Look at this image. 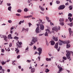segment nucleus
<instances>
[{
    "label": "nucleus",
    "instance_id": "obj_24",
    "mask_svg": "<svg viewBox=\"0 0 73 73\" xmlns=\"http://www.w3.org/2000/svg\"><path fill=\"white\" fill-rule=\"evenodd\" d=\"M12 8V7L11 6L9 7L8 8V10L9 11H11V9Z\"/></svg>",
    "mask_w": 73,
    "mask_h": 73
},
{
    "label": "nucleus",
    "instance_id": "obj_58",
    "mask_svg": "<svg viewBox=\"0 0 73 73\" xmlns=\"http://www.w3.org/2000/svg\"><path fill=\"white\" fill-rule=\"evenodd\" d=\"M43 35V34H39V36H42V35Z\"/></svg>",
    "mask_w": 73,
    "mask_h": 73
},
{
    "label": "nucleus",
    "instance_id": "obj_21",
    "mask_svg": "<svg viewBox=\"0 0 73 73\" xmlns=\"http://www.w3.org/2000/svg\"><path fill=\"white\" fill-rule=\"evenodd\" d=\"M46 60L47 61H51V59L50 58L49 59L48 58H46Z\"/></svg>",
    "mask_w": 73,
    "mask_h": 73
},
{
    "label": "nucleus",
    "instance_id": "obj_46",
    "mask_svg": "<svg viewBox=\"0 0 73 73\" xmlns=\"http://www.w3.org/2000/svg\"><path fill=\"white\" fill-rule=\"evenodd\" d=\"M24 19H26L27 18H28V16H24Z\"/></svg>",
    "mask_w": 73,
    "mask_h": 73
},
{
    "label": "nucleus",
    "instance_id": "obj_23",
    "mask_svg": "<svg viewBox=\"0 0 73 73\" xmlns=\"http://www.w3.org/2000/svg\"><path fill=\"white\" fill-rule=\"evenodd\" d=\"M44 35L45 36H48V33L47 32H46L45 33Z\"/></svg>",
    "mask_w": 73,
    "mask_h": 73
},
{
    "label": "nucleus",
    "instance_id": "obj_39",
    "mask_svg": "<svg viewBox=\"0 0 73 73\" xmlns=\"http://www.w3.org/2000/svg\"><path fill=\"white\" fill-rule=\"evenodd\" d=\"M28 24L29 25V27H31V25H32V24H31V23H28Z\"/></svg>",
    "mask_w": 73,
    "mask_h": 73
},
{
    "label": "nucleus",
    "instance_id": "obj_15",
    "mask_svg": "<svg viewBox=\"0 0 73 73\" xmlns=\"http://www.w3.org/2000/svg\"><path fill=\"white\" fill-rule=\"evenodd\" d=\"M55 44V42L54 41H51V45H54Z\"/></svg>",
    "mask_w": 73,
    "mask_h": 73
},
{
    "label": "nucleus",
    "instance_id": "obj_36",
    "mask_svg": "<svg viewBox=\"0 0 73 73\" xmlns=\"http://www.w3.org/2000/svg\"><path fill=\"white\" fill-rule=\"evenodd\" d=\"M73 23H70V27H73Z\"/></svg>",
    "mask_w": 73,
    "mask_h": 73
},
{
    "label": "nucleus",
    "instance_id": "obj_28",
    "mask_svg": "<svg viewBox=\"0 0 73 73\" xmlns=\"http://www.w3.org/2000/svg\"><path fill=\"white\" fill-rule=\"evenodd\" d=\"M68 17H72V14L70 13H69L68 15Z\"/></svg>",
    "mask_w": 73,
    "mask_h": 73
},
{
    "label": "nucleus",
    "instance_id": "obj_34",
    "mask_svg": "<svg viewBox=\"0 0 73 73\" xmlns=\"http://www.w3.org/2000/svg\"><path fill=\"white\" fill-rule=\"evenodd\" d=\"M24 11L25 12H27V11H28V9L27 8H25L24 9Z\"/></svg>",
    "mask_w": 73,
    "mask_h": 73
},
{
    "label": "nucleus",
    "instance_id": "obj_47",
    "mask_svg": "<svg viewBox=\"0 0 73 73\" xmlns=\"http://www.w3.org/2000/svg\"><path fill=\"white\" fill-rule=\"evenodd\" d=\"M17 57L18 59H19V58H20V55L18 56Z\"/></svg>",
    "mask_w": 73,
    "mask_h": 73
},
{
    "label": "nucleus",
    "instance_id": "obj_61",
    "mask_svg": "<svg viewBox=\"0 0 73 73\" xmlns=\"http://www.w3.org/2000/svg\"><path fill=\"white\" fill-rule=\"evenodd\" d=\"M2 52H3V53H4V49H3L2 50Z\"/></svg>",
    "mask_w": 73,
    "mask_h": 73
},
{
    "label": "nucleus",
    "instance_id": "obj_14",
    "mask_svg": "<svg viewBox=\"0 0 73 73\" xmlns=\"http://www.w3.org/2000/svg\"><path fill=\"white\" fill-rule=\"evenodd\" d=\"M53 40H54V41H58V38H57L53 37Z\"/></svg>",
    "mask_w": 73,
    "mask_h": 73
},
{
    "label": "nucleus",
    "instance_id": "obj_52",
    "mask_svg": "<svg viewBox=\"0 0 73 73\" xmlns=\"http://www.w3.org/2000/svg\"><path fill=\"white\" fill-rule=\"evenodd\" d=\"M50 24L51 26H52V25H54V24H53V23L52 22H50Z\"/></svg>",
    "mask_w": 73,
    "mask_h": 73
},
{
    "label": "nucleus",
    "instance_id": "obj_8",
    "mask_svg": "<svg viewBox=\"0 0 73 73\" xmlns=\"http://www.w3.org/2000/svg\"><path fill=\"white\" fill-rule=\"evenodd\" d=\"M38 50L39 52L38 54H39V56H40V54L42 53V48H38Z\"/></svg>",
    "mask_w": 73,
    "mask_h": 73
},
{
    "label": "nucleus",
    "instance_id": "obj_22",
    "mask_svg": "<svg viewBox=\"0 0 73 73\" xmlns=\"http://www.w3.org/2000/svg\"><path fill=\"white\" fill-rule=\"evenodd\" d=\"M70 47V45L67 44L66 45L67 48H69Z\"/></svg>",
    "mask_w": 73,
    "mask_h": 73
},
{
    "label": "nucleus",
    "instance_id": "obj_38",
    "mask_svg": "<svg viewBox=\"0 0 73 73\" xmlns=\"http://www.w3.org/2000/svg\"><path fill=\"white\" fill-rule=\"evenodd\" d=\"M63 58L64 59V60H66V58L65 56H63Z\"/></svg>",
    "mask_w": 73,
    "mask_h": 73
},
{
    "label": "nucleus",
    "instance_id": "obj_27",
    "mask_svg": "<svg viewBox=\"0 0 73 73\" xmlns=\"http://www.w3.org/2000/svg\"><path fill=\"white\" fill-rule=\"evenodd\" d=\"M56 3L57 4H59L60 3V1H56Z\"/></svg>",
    "mask_w": 73,
    "mask_h": 73
},
{
    "label": "nucleus",
    "instance_id": "obj_41",
    "mask_svg": "<svg viewBox=\"0 0 73 73\" xmlns=\"http://www.w3.org/2000/svg\"><path fill=\"white\" fill-rule=\"evenodd\" d=\"M8 22L9 23H12V21L11 20H8Z\"/></svg>",
    "mask_w": 73,
    "mask_h": 73
},
{
    "label": "nucleus",
    "instance_id": "obj_43",
    "mask_svg": "<svg viewBox=\"0 0 73 73\" xmlns=\"http://www.w3.org/2000/svg\"><path fill=\"white\" fill-rule=\"evenodd\" d=\"M27 16L28 18H30V17H32V15H29Z\"/></svg>",
    "mask_w": 73,
    "mask_h": 73
},
{
    "label": "nucleus",
    "instance_id": "obj_20",
    "mask_svg": "<svg viewBox=\"0 0 73 73\" xmlns=\"http://www.w3.org/2000/svg\"><path fill=\"white\" fill-rule=\"evenodd\" d=\"M46 20H47L48 22H50V21L49 20V17H46Z\"/></svg>",
    "mask_w": 73,
    "mask_h": 73
},
{
    "label": "nucleus",
    "instance_id": "obj_5",
    "mask_svg": "<svg viewBox=\"0 0 73 73\" xmlns=\"http://www.w3.org/2000/svg\"><path fill=\"white\" fill-rule=\"evenodd\" d=\"M65 5H60L58 8V9L59 10H61L62 9H64V8H65Z\"/></svg>",
    "mask_w": 73,
    "mask_h": 73
},
{
    "label": "nucleus",
    "instance_id": "obj_44",
    "mask_svg": "<svg viewBox=\"0 0 73 73\" xmlns=\"http://www.w3.org/2000/svg\"><path fill=\"white\" fill-rule=\"evenodd\" d=\"M16 16H21L19 14H16Z\"/></svg>",
    "mask_w": 73,
    "mask_h": 73
},
{
    "label": "nucleus",
    "instance_id": "obj_31",
    "mask_svg": "<svg viewBox=\"0 0 73 73\" xmlns=\"http://www.w3.org/2000/svg\"><path fill=\"white\" fill-rule=\"evenodd\" d=\"M69 8L70 9V10H72V5L70 6L69 7Z\"/></svg>",
    "mask_w": 73,
    "mask_h": 73
},
{
    "label": "nucleus",
    "instance_id": "obj_9",
    "mask_svg": "<svg viewBox=\"0 0 73 73\" xmlns=\"http://www.w3.org/2000/svg\"><path fill=\"white\" fill-rule=\"evenodd\" d=\"M52 31H54L56 32L58 31V27H54L52 28Z\"/></svg>",
    "mask_w": 73,
    "mask_h": 73
},
{
    "label": "nucleus",
    "instance_id": "obj_42",
    "mask_svg": "<svg viewBox=\"0 0 73 73\" xmlns=\"http://www.w3.org/2000/svg\"><path fill=\"white\" fill-rule=\"evenodd\" d=\"M62 41L63 44H66V42L64 41Z\"/></svg>",
    "mask_w": 73,
    "mask_h": 73
},
{
    "label": "nucleus",
    "instance_id": "obj_51",
    "mask_svg": "<svg viewBox=\"0 0 73 73\" xmlns=\"http://www.w3.org/2000/svg\"><path fill=\"white\" fill-rule=\"evenodd\" d=\"M14 38H15L16 39H18L19 38L16 36L14 37Z\"/></svg>",
    "mask_w": 73,
    "mask_h": 73
},
{
    "label": "nucleus",
    "instance_id": "obj_7",
    "mask_svg": "<svg viewBox=\"0 0 73 73\" xmlns=\"http://www.w3.org/2000/svg\"><path fill=\"white\" fill-rule=\"evenodd\" d=\"M68 31H69V34H70V36L71 35H72V36H73V31H72V29L71 28H70L68 29Z\"/></svg>",
    "mask_w": 73,
    "mask_h": 73
},
{
    "label": "nucleus",
    "instance_id": "obj_26",
    "mask_svg": "<svg viewBox=\"0 0 73 73\" xmlns=\"http://www.w3.org/2000/svg\"><path fill=\"white\" fill-rule=\"evenodd\" d=\"M68 19L71 22L72 21V18L70 17H68Z\"/></svg>",
    "mask_w": 73,
    "mask_h": 73
},
{
    "label": "nucleus",
    "instance_id": "obj_13",
    "mask_svg": "<svg viewBox=\"0 0 73 73\" xmlns=\"http://www.w3.org/2000/svg\"><path fill=\"white\" fill-rule=\"evenodd\" d=\"M35 71V68H33L31 69V72L32 73H34Z\"/></svg>",
    "mask_w": 73,
    "mask_h": 73
},
{
    "label": "nucleus",
    "instance_id": "obj_17",
    "mask_svg": "<svg viewBox=\"0 0 73 73\" xmlns=\"http://www.w3.org/2000/svg\"><path fill=\"white\" fill-rule=\"evenodd\" d=\"M59 24L62 26L64 25L65 23L64 22H60Z\"/></svg>",
    "mask_w": 73,
    "mask_h": 73
},
{
    "label": "nucleus",
    "instance_id": "obj_4",
    "mask_svg": "<svg viewBox=\"0 0 73 73\" xmlns=\"http://www.w3.org/2000/svg\"><path fill=\"white\" fill-rule=\"evenodd\" d=\"M0 37L1 38H3L4 39V40H5V41L6 42H7V36H6L5 35H0Z\"/></svg>",
    "mask_w": 73,
    "mask_h": 73
},
{
    "label": "nucleus",
    "instance_id": "obj_60",
    "mask_svg": "<svg viewBox=\"0 0 73 73\" xmlns=\"http://www.w3.org/2000/svg\"><path fill=\"white\" fill-rule=\"evenodd\" d=\"M2 66H0V70H1V69H2Z\"/></svg>",
    "mask_w": 73,
    "mask_h": 73
},
{
    "label": "nucleus",
    "instance_id": "obj_10",
    "mask_svg": "<svg viewBox=\"0 0 73 73\" xmlns=\"http://www.w3.org/2000/svg\"><path fill=\"white\" fill-rule=\"evenodd\" d=\"M40 29L41 30H44V26L43 25L41 24L40 25Z\"/></svg>",
    "mask_w": 73,
    "mask_h": 73
},
{
    "label": "nucleus",
    "instance_id": "obj_19",
    "mask_svg": "<svg viewBox=\"0 0 73 73\" xmlns=\"http://www.w3.org/2000/svg\"><path fill=\"white\" fill-rule=\"evenodd\" d=\"M46 32H48V33H51V32H50V31H49L48 29H46Z\"/></svg>",
    "mask_w": 73,
    "mask_h": 73
},
{
    "label": "nucleus",
    "instance_id": "obj_35",
    "mask_svg": "<svg viewBox=\"0 0 73 73\" xmlns=\"http://www.w3.org/2000/svg\"><path fill=\"white\" fill-rule=\"evenodd\" d=\"M45 72L46 73H47V72H49V70L48 69V68L46 69V70L45 71Z\"/></svg>",
    "mask_w": 73,
    "mask_h": 73
},
{
    "label": "nucleus",
    "instance_id": "obj_55",
    "mask_svg": "<svg viewBox=\"0 0 73 73\" xmlns=\"http://www.w3.org/2000/svg\"><path fill=\"white\" fill-rule=\"evenodd\" d=\"M27 61L28 62H29V63L31 62V60H27Z\"/></svg>",
    "mask_w": 73,
    "mask_h": 73
},
{
    "label": "nucleus",
    "instance_id": "obj_45",
    "mask_svg": "<svg viewBox=\"0 0 73 73\" xmlns=\"http://www.w3.org/2000/svg\"><path fill=\"white\" fill-rule=\"evenodd\" d=\"M12 44L11 43H10V44H9V47H11V46H12Z\"/></svg>",
    "mask_w": 73,
    "mask_h": 73
},
{
    "label": "nucleus",
    "instance_id": "obj_2",
    "mask_svg": "<svg viewBox=\"0 0 73 73\" xmlns=\"http://www.w3.org/2000/svg\"><path fill=\"white\" fill-rule=\"evenodd\" d=\"M31 42V44H29V45L30 46H32V45H33L34 44H35L36 42V41H37V37H36L35 38L33 37Z\"/></svg>",
    "mask_w": 73,
    "mask_h": 73
},
{
    "label": "nucleus",
    "instance_id": "obj_37",
    "mask_svg": "<svg viewBox=\"0 0 73 73\" xmlns=\"http://www.w3.org/2000/svg\"><path fill=\"white\" fill-rule=\"evenodd\" d=\"M61 47L60 46H59L58 47V49H57V50L58 51V52H59L60 51V48Z\"/></svg>",
    "mask_w": 73,
    "mask_h": 73
},
{
    "label": "nucleus",
    "instance_id": "obj_50",
    "mask_svg": "<svg viewBox=\"0 0 73 73\" xmlns=\"http://www.w3.org/2000/svg\"><path fill=\"white\" fill-rule=\"evenodd\" d=\"M38 58V59H39V61H40V58H41V57L39 56Z\"/></svg>",
    "mask_w": 73,
    "mask_h": 73
},
{
    "label": "nucleus",
    "instance_id": "obj_32",
    "mask_svg": "<svg viewBox=\"0 0 73 73\" xmlns=\"http://www.w3.org/2000/svg\"><path fill=\"white\" fill-rule=\"evenodd\" d=\"M66 44L67 45V44H69V42H70L69 40H67L66 41Z\"/></svg>",
    "mask_w": 73,
    "mask_h": 73
},
{
    "label": "nucleus",
    "instance_id": "obj_29",
    "mask_svg": "<svg viewBox=\"0 0 73 73\" xmlns=\"http://www.w3.org/2000/svg\"><path fill=\"white\" fill-rule=\"evenodd\" d=\"M8 38H12V35H11L10 34L8 35Z\"/></svg>",
    "mask_w": 73,
    "mask_h": 73
},
{
    "label": "nucleus",
    "instance_id": "obj_64",
    "mask_svg": "<svg viewBox=\"0 0 73 73\" xmlns=\"http://www.w3.org/2000/svg\"><path fill=\"white\" fill-rule=\"evenodd\" d=\"M50 5H52V2H50Z\"/></svg>",
    "mask_w": 73,
    "mask_h": 73
},
{
    "label": "nucleus",
    "instance_id": "obj_56",
    "mask_svg": "<svg viewBox=\"0 0 73 73\" xmlns=\"http://www.w3.org/2000/svg\"><path fill=\"white\" fill-rule=\"evenodd\" d=\"M25 29L24 28H23V30H22V32H23L24 31H25Z\"/></svg>",
    "mask_w": 73,
    "mask_h": 73
},
{
    "label": "nucleus",
    "instance_id": "obj_59",
    "mask_svg": "<svg viewBox=\"0 0 73 73\" xmlns=\"http://www.w3.org/2000/svg\"><path fill=\"white\" fill-rule=\"evenodd\" d=\"M68 5V2H67V3H65V5Z\"/></svg>",
    "mask_w": 73,
    "mask_h": 73
},
{
    "label": "nucleus",
    "instance_id": "obj_62",
    "mask_svg": "<svg viewBox=\"0 0 73 73\" xmlns=\"http://www.w3.org/2000/svg\"><path fill=\"white\" fill-rule=\"evenodd\" d=\"M34 49H36V47L35 46H34Z\"/></svg>",
    "mask_w": 73,
    "mask_h": 73
},
{
    "label": "nucleus",
    "instance_id": "obj_1",
    "mask_svg": "<svg viewBox=\"0 0 73 73\" xmlns=\"http://www.w3.org/2000/svg\"><path fill=\"white\" fill-rule=\"evenodd\" d=\"M18 43H16V45H17L16 46L17 47V48H16V50H15V52H16L17 54H19V52L20 51V50H19V48H22V46H21V45H22V42H19V41L18 42Z\"/></svg>",
    "mask_w": 73,
    "mask_h": 73
},
{
    "label": "nucleus",
    "instance_id": "obj_12",
    "mask_svg": "<svg viewBox=\"0 0 73 73\" xmlns=\"http://www.w3.org/2000/svg\"><path fill=\"white\" fill-rule=\"evenodd\" d=\"M39 8L40 9H41V11H44V8H42V7H41V6L39 5Z\"/></svg>",
    "mask_w": 73,
    "mask_h": 73
},
{
    "label": "nucleus",
    "instance_id": "obj_25",
    "mask_svg": "<svg viewBox=\"0 0 73 73\" xmlns=\"http://www.w3.org/2000/svg\"><path fill=\"white\" fill-rule=\"evenodd\" d=\"M1 63L2 65H5V62H4V61H2Z\"/></svg>",
    "mask_w": 73,
    "mask_h": 73
},
{
    "label": "nucleus",
    "instance_id": "obj_40",
    "mask_svg": "<svg viewBox=\"0 0 73 73\" xmlns=\"http://www.w3.org/2000/svg\"><path fill=\"white\" fill-rule=\"evenodd\" d=\"M7 5H8V6H10V5H11V4L10 3H7Z\"/></svg>",
    "mask_w": 73,
    "mask_h": 73
},
{
    "label": "nucleus",
    "instance_id": "obj_48",
    "mask_svg": "<svg viewBox=\"0 0 73 73\" xmlns=\"http://www.w3.org/2000/svg\"><path fill=\"white\" fill-rule=\"evenodd\" d=\"M59 71H60V72H61V71H62V68H60Z\"/></svg>",
    "mask_w": 73,
    "mask_h": 73
},
{
    "label": "nucleus",
    "instance_id": "obj_18",
    "mask_svg": "<svg viewBox=\"0 0 73 73\" xmlns=\"http://www.w3.org/2000/svg\"><path fill=\"white\" fill-rule=\"evenodd\" d=\"M59 41H60L59 44V45H62L63 44L62 41H61V40H59Z\"/></svg>",
    "mask_w": 73,
    "mask_h": 73
},
{
    "label": "nucleus",
    "instance_id": "obj_54",
    "mask_svg": "<svg viewBox=\"0 0 73 73\" xmlns=\"http://www.w3.org/2000/svg\"><path fill=\"white\" fill-rule=\"evenodd\" d=\"M18 68L19 69H21V66H19Z\"/></svg>",
    "mask_w": 73,
    "mask_h": 73
},
{
    "label": "nucleus",
    "instance_id": "obj_63",
    "mask_svg": "<svg viewBox=\"0 0 73 73\" xmlns=\"http://www.w3.org/2000/svg\"><path fill=\"white\" fill-rule=\"evenodd\" d=\"M7 72H10V70L9 69H8L7 70Z\"/></svg>",
    "mask_w": 73,
    "mask_h": 73
},
{
    "label": "nucleus",
    "instance_id": "obj_16",
    "mask_svg": "<svg viewBox=\"0 0 73 73\" xmlns=\"http://www.w3.org/2000/svg\"><path fill=\"white\" fill-rule=\"evenodd\" d=\"M60 22H64V19L63 18H60L59 19Z\"/></svg>",
    "mask_w": 73,
    "mask_h": 73
},
{
    "label": "nucleus",
    "instance_id": "obj_49",
    "mask_svg": "<svg viewBox=\"0 0 73 73\" xmlns=\"http://www.w3.org/2000/svg\"><path fill=\"white\" fill-rule=\"evenodd\" d=\"M14 62H16V61L15 60L14 61H13V65H15V63Z\"/></svg>",
    "mask_w": 73,
    "mask_h": 73
},
{
    "label": "nucleus",
    "instance_id": "obj_33",
    "mask_svg": "<svg viewBox=\"0 0 73 73\" xmlns=\"http://www.w3.org/2000/svg\"><path fill=\"white\" fill-rule=\"evenodd\" d=\"M46 45L47 46H49V44H48V42L47 40H46Z\"/></svg>",
    "mask_w": 73,
    "mask_h": 73
},
{
    "label": "nucleus",
    "instance_id": "obj_3",
    "mask_svg": "<svg viewBox=\"0 0 73 73\" xmlns=\"http://www.w3.org/2000/svg\"><path fill=\"white\" fill-rule=\"evenodd\" d=\"M71 53H72V55L73 56V52H68L66 54V57L68 59H70V54H71Z\"/></svg>",
    "mask_w": 73,
    "mask_h": 73
},
{
    "label": "nucleus",
    "instance_id": "obj_11",
    "mask_svg": "<svg viewBox=\"0 0 73 73\" xmlns=\"http://www.w3.org/2000/svg\"><path fill=\"white\" fill-rule=\"evenodd\" d=\"M58 43H56L55 45L54 46V48H55L56 49H57V48H58Z\"/></svg>",
    "mask_w": 73,
    "mask_h": 73
},
{
    "label": "nucleus",
    "instance_id": "obj_6",
    "mask_svg": "<svg viewBox=\"0 0 73 73\" xmlns=\"http://www.w3.org/2000/svg\"><path fill=\"white\" fill-rule=\"evenodd\" d=\"M36 25L37 26H38V27L36 29V33H39V29L40 28L39 25H40L39 24H37Z\"/></svg>",
    "mask_w": 73,
    "mask_h": 73
},
{
    "label": "nucleus",
    "instance_id": "obj_57",
    "mask_svg": "<svg viewBox=\"0 0 73 73\" xmlns=\"http://www.w3.org/2000/svg\"><path fill=\"white\" fill-rule=\"evenodd\" d=\"M13 29H14V27H12L11 28V30H12Z\"/></svg>",
    "mask_w": 73,
    "mask_h": 73
},
{
    "label": "nucleus",
    "instance_id": "obj_30",
    "mask_svg": "<svg viewBox=\"0 0 73 73\" xmlns=\"http://www.w3.org/2000/svg\"><path fill=\"white\" fill-rule=\"evenodd\" d=\"M17 12H18L20 13H21V12H22V10H21L20 9H19L17 10Z\"/></svg>",
    "mask_w": 73,
    "mask_h": 73
},
{
    "label": "nucleus",
    "instance_id": "obj_53",
    "mask_svg": "<svg viewBox=\"0 0 73 73\" xmlns=\"http://www.w3.org/2000/svg\"><path fill=\"white\" fill-rule=\"evenodd\" d=\"M29 29L28 28L26 29H25V31H27V32H28V30Z\"/></svg>",
    "mask_w": 73,
    "mask_h": 73
}]
</instances>
